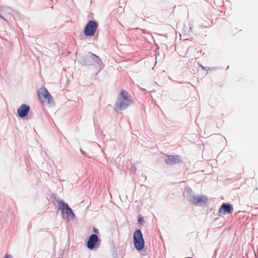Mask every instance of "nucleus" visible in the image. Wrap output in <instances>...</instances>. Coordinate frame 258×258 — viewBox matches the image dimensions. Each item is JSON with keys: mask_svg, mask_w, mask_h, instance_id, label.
<instances>
[{"mask_svg": "<svg viewBox=\"0 0 258 258\" xmlns=\"http://www.w3.org/2000/svg\"><path fill=\"white\" fill-rule=\"evenodd\" d=\"M133 103L132 98L128 93L122 90L114 105V109L116 111L126 108Z\"/></svg>", "mask_w": 258, "mask_h": 258, "instance_id": "nucleus-1", "label": "nucleus"}, {"mask_svg": "<svg viewBox=\"0 0 258 258\" xmlns=\"http://www.w3.org/2000/svg\"><path fill=\"white\" fill-rule=\"evenodd\" d=\"M134 245L138 250H142L145 247L143 236L141 230H137L134 232Z\"/></svg>", "mask_w": 258, "mask_h": 258, "instance_id": "nucleus-2", "label": "nucleus"}, {"mask_svg": "<svg viewBox=\"0 0 258 258\" xmlns=\"http://www.w3.org/2000/svg\"><path fill=\"white\" fill-rule=\"evenodd\" d=\"M38 96L40 101L42 103L49 104L53 102V98L44 87L39 89L38 91Z\"/></svg>", "mask_w": 258, "mask_h": 258, "instance_id": "nucleus-3", "label": "nucleus"}, {"mask_svg": "<svg viewBox=\"0 0 258 258\" xmlns=\"http://www.w3.org/2000/svg\"><path fill=\"white\" fill-rule=\"evenodd\" d=\"M98 24L96 22L90 20L86 25L84 34L86 36H93L95 35L97 30Z\"/></svg>", "mask_w": 258, "mask_h": 258, "instance_id": "nucleus-4", "label": "nucleus"}, {"mask_svg": "<svg viewBox=\"0 0 258 258\" xmlns=\"http://www.w3.org/2000/svg\"><path fill=\"white\" fill-rule=\"evenodd\" d=\"M193 204L197 206H203L208 201L207 197L204 195L193 196L189 199Z\"/></svg>", "mask_w": 258, "mask_h": 258, "instance_id": "nucleus-5", "label": "nucleus"}, {"mask_svg": "<svg viewBox=\"0 0 258 258\" xmlns=\"http://www.w3.org/2000/svg\"><path fill=\"white\" fill-rule=\"evenodd\" d=\"M165 162L168 164H178L182 162V159L178 155H166Z\"/></svg>", "mask_w": 258, "mask_h": 258, "instance_id": "nucleus-6", "label": "nucleus"}, {"mask_svg": "<svg viewBox=\"0 0 258 258\" xmlns=\"http://www.w3.org/2000/svg\"><path fill=\"white\" fill-rule=\"evenodd\" d=\"M99 238L97 235L95 234H92L87 242V246L88 248L92 249L94 248L96 243L98 242Z\"/></svg>", "mask_w": 258, "mask_h": 258, "instance_id": "nucleus-7", "label": "nucleus"}, {"mask_svg": "<svg viewBox=\"0 0 258 258\" xmlns=\"http://www.w3.org/2000/svg\"><path fill=\"white\" fill-rule=\"evenodd\" d=\"M58 208L61 210V212L65 213L67 215H69L70 214L74 215L72 209L69 207L68 204H66L63 201H60L58 204Z\"/></svg>", "mask_w": 258, "mask_h": 258, "instance_id": "nucleus-8", "label": "nucleus"}, {"mask_svg": "<svg viewBox=\"0 0 258 258\" xmlns=\"http://www.w3.org/2000/svg\"><path fill=\"white\" fill-rule=\"evenodd\" d=\"M29 110V106L23 104L18 109L17 112L20 117H23L27 115Z\"/></svg>", "mask_w": 258, "mask_h": 258, "instance_id": "nucleus-9", "label": "nucleus"}, {"mask_svg": "<svg viewBox=\"0 0 258 258\" xmlns=\"http://www.w3.org/2000/svg\"><path fill=\"white\" fill-rule=\"evenodd\" d=\"M232 210V208L230 204H223L219 209V213L224 215L226 213H230Z\"/></svg>", "mask_w": 258, "mask_h": 258, "instance_id": "nucleus-10", "label": "nucleus"}, {"mask_svg": "<svg viewBox=\"0 0 258 258\" xmlns=\"http://www.w3.org/2000/svg\"><path fill=\"white\" fill-rule=\"evenodd\" d=\"M93 231L96 233H98L99 232L98 230L97 229L95 228H94Z\"/></svg>", "mask_w": 258, "mask_h": 258, "instance_id": "nucleus-11", "label": "nucleus"}, {"mask_svg": "<svg viewBox=\"0 0 258 258\" xmlns=\"http://www.w3.org/2000/svg\"><path fill=\"white\" fill-rule=\"evenodd\" d=\"M4 258H12L11 255H6Z\"/></svg>", "mask_w": 258, "mask_h": 258, "instance_id": "nucleus-12", "label": "nucleus"}, {"mask_svg": "<svg viewBox=\"0 0 258 258\" xmlns=\"http://www.w3.org/2000/svg\"><path fill=\"white\" fill-rule=\"evenodd\" d=\"M143 221H143V218H140L139 219V222L141 223V222H143Z\"/></svg>", "mask_w": 258, "mask_h": 258, "instance_id": "nucleus-13", "label": "nucleus"}]
</instances>
